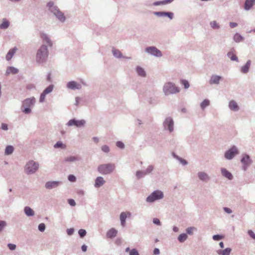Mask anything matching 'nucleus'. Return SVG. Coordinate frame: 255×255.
<instances>
[{
  "label": "nucleus",
  "mask_w": 255,
  "mask_h": 255,
  "mask_svg": "<svg viewBox=\"0 0 255 255\" xmlns=\"http://www.w3.org/2000/svg\"><path fill=\"white\" fill-rule=\"evenodd\" d=\"M59 184V182L57 181L48 182L45 184V187L47 189H51L56 187Z\"/></svg>",
  "instance_id": "14"
},
{
  "label": "nucleus",
  "mask_w": 255,
  "mask_h": 255,
  "mask_svg": "<svg viewBox=\"0 0 255 255\" xmlns=\"http://www.w3.org/2000/svg\"><path fill=\"white\" fill-rule=\"evenodd\" d=\"M210 104V101L208 100H204L201 104V108L204 110L206 107L209 106Z\"/></svg>",
  "instance_id": "34"
},
{
  "label": "nucleus",
  "mask_w": 255,
  "mask_h": 255,
  "mask_svg": "<svg viewBox=\"0 0 255 255\" xmlns=\"http://www.w3.org/2000/svg\"><path fill=\"white\" fill-rule=\"evenodd\" d=\"M146 51L154 56L160 57L162 56L161 51L155 47H149L146 48Z\"/></svg>",
  "instance_id": "9"
},
{
  "label": "nucleus",
  "mask_w": 255,
  "mask_h": 255,
  "mask_svg": "<svg viewBox=\"0 0 255 255\" xmlns=\"http://www.w3.org/2000/svg\"><path fill=\"white\" fill-rule=\"evenodd\" d=\"M115 169L113 164H104L98 166V171L103 174H107L111 173Z\"/></svg>",
  "instance_id": "3"
},
{
  "label": "nucleus",
  "mask_w": 255,
  "mask_h": 255,
  "mask_svg": "<svg viewBox=\"0 0 255 255\" xmlns=\"http://www.w3.org/2000/svg\"><path fill=\"white\" fill-rule=\"evenodd\" d=\"M211 26L213 28H218L219 26L218 25V24L217 23L216 21H214L211 22L210 23Z\"/></svg>",
  "instance_id": "46"
},
{
  "label": "nucleus",
  "mask_w": 255,
  "mask_h": 255,
  "mask_svg": "<svg viewBox=\"0 0 255 255\" xmlns=\"http://www.w3.org/2000/svg\"><path fill=\"white\" fill-rule=\"evenodd\" d=\"M105 182V181L102 177H98L96 179L95 186L96 187H99L103 185Z\"/></svg>",
  "instance_id": "16"
},
{
  "label": "nucleus",
  "mask_w": 255,
  "mask_h": 255,
  "mask_svg": "<svg viewBox=\"0 0 255 255\" xmlns=\"http://www.w3.org/2000/svg\"><path fill=\"white\" fill-rule=\"evenodd\" d=\"M117 234V231L116 230H115V229H111L108 232L107 234V236L108 238H113L116 237Z\"/></svg>",
  "instance_id": "21"
},
{
  "label": "nucleus",
  "mask_w": 255,
  "mask_h": 255,
  "mask_svg": "<svg viewBox=\"0 0 255 255\" xmlns=\"http://www.w3.org/2000/svg\"><path fill=\"white\" fill-rule=\"evenodd\" d=\"M40 37L49 46L52 45V43H51V42L50 39L47 37V36L46 34H45L44 33H42L40 35Z\"/></svg>",
  "instance_id": "25"
},
{
  "label": "nucleus",
  "mask_w": 255,
  "mask_h": 255,
  "mask_svg": "<svg viewBox=\"0 0 255 255\" xmlns=\"http://www.w3.org/2000/svg\"><path fill=\"white\" fill-rule=\"evenodd\" d=\"M116 145L118 147L121 148H123L124 147V144L121 141H118Z\"/></svg>",
  "instance_id": "53"
},
{
  "label": "nucleus",
  "mask_w": 255,
  "mask_h": 255,
  "mask_svg": "<svg viewBox=\"0 0 255 255\" xmlns=\"http://www.w3.org/2000/svg\"><path fill=\"white\" fill-rule=\"evenodd\" d=\"M222 237L221 236H220V235H214L213 237V239L215 240V241H219L221 239H222Z\"/></svg>",
  "instance_id": "55"
},
{
  "label": "nucleus",
  "mask_w": 255,
  "mask_h": 255,
  "mask_svg": "<svg viewBox=\"0 0 255 255\" xmlns=\"http://www.w3.org/2000/svg\"><path fill=\"white\" fill-rule=\"evenodd\" d=\"M48 57V49L46 46H42L38 50L36 56V61L39 63L46 61Z\"/></svg>",
  "instance_id": "1"
},
{
  "label": "nucleus",
  "mask_w": 255,
  "mask_h": 255,
  "mask_svg": "<svg viewBox=\"0 0 255 255\" xmlns=\"http://www.w3.org/2000/svg\"><path fill=\"white\" fill-rule=\"evenodd\" d=\"M165 125H167L169 130L171 132L173 130V121L170 118H167L164 122Z\"/></svg>",
  "instance_id": "13"
},
{
  "label": "nucleus",
  "mask_w": 255,
  "mask_h": 255,
  "mask_svg": "<svg viewBox=\"0 0 255 255\" xmlns=\"http://www.w3.org/2000/svg\"><path fill=\"white\" fill-rule=\"evenodd\" d=\"M224 210L225 212H226L230 214V213H232V210L228 208H224Z\"/></svg>",
  "instance_id": "63"
},
{
  "label": "nucleus",
  "mask_w": 255,
  "mask_h": 255,
  "mask_svg": "<svg viewBox=\"0 0 255 255\" xmlns=\"http://www.w3.org/2000/svg\"><path fill=\"white\" fill-rule=\"evenodd\" d=\"M9 25V21L6 19H3L2 23L0 25V28L5 29Z\"/></svg>",
  "instance_id": "28"
},
{
  "label": "nucleus",
  "mask_w": 255,
  "mask_h": 255,
  "mask_svg": "<svg viewBox=\"0 0 255 255\" xmlns=\"http://www.w3.org/2000/svg\"><path fill=\"white\" fill-rule=\"evenodd\" d=\"M255 2V0H247L245 4V9L246 10L250 9Z\"/></svg>",
  "instance_id": "20"
},
{
  "label": "nucleus",
  "mask_w": 255,
  "mask_h": 255,
  "mask_svg": "<svg viewBox=\"0 0 255 255\" xmlns=\"http://www.w3.org/2000/svg\"><path fill=\"white\" fill-rule=\"evenodd\" d=\"M30 111H31V110L29 108H25L23 112H24L25 114H28V113H30Z\"/></svg>",
  "instance_id": "64"
},
{
  "label": "nucleus",
  "mask_w": 255,
  "mask_h": 255,
  "mask_svg": "<svg viewBox=\"0 0 255 255\" xmlns=\"http://www.w3.org/2000/svg\"><path fill=\"white\" fill-rule=\"evenodd\" d=\"M231 251V249L230 248H226L223 251L219 250L218 252L219 254H222V255H230Z\"/></svg>",
  "instance_id": "29"
},
{
  "label": "nucleus",
  "mask_w": 255,
  "mask_h": 255,
  "mask_svg": "<svg viewBox=\"0 0 255 255\" xmlns=\"http://www.w3.org/2000/svg\"><path fill=\"white\" fill-rule=\"evenodd\" d=\"M198 176L199 178L203 181H206L208 179L207 174L204 172H199L198 173Z\"/></svg>",
  "instance_id": "31"
},
{
  "label": "nucleus",
  "mask_w": 255,
  "mask_h": 255,
  "mask_svg": "<svg viewBox=\"0 0 255 255\" xmlns=\"http://www.w3.org/2000/svg\"><path fill=\"white\" fill-rule=\"evenodd\" d=\"M35 102V99L34 97H32L30 98H28L26 99L23 102V105L27 106H32Z\"/></svg>",
  "instance_id": "15"
},
{
  "label": "nucleus",
  "mask_w": 255,
  "mask_h": 255,
  "mask_svg": "<svg viewBox=\"0 0 255 255\" xmlns=\"http://www.w3.org/2000/svg\"><path fill=\"white\" fill-rule=\"evenodd\" d=\"M8 247L10 250H13L15 249L16 246L14 244H9Z\"/></svg>",
  "instance_id": "58"
},
{
  "label": "nucleus",
  "mask_w": 255,
  "mask_h": 255,
  "mask_svg": "<svg viewBox=\"0 0 255 255\" xmlns=\"http://www.w3.org/2000/svg\"><path fill=\"white\" fill-rule=\"evenodd\" d=\"M1 128L3 130L7 129V125L4 124H2V125H1Z\"/></svg>",
  "instance_id": "62"
},
{
  "label": "nucleus",
  "mask_w": 255,
  "mask_h": 255,
  "mask_svg": "<svg viewBox=\"0 0 255 255\" xmlns=\"http://www.w3.org/2000/svg\"><path fill=\"white\" fill-rule=\"evenodd\" d=\"M78 158L77 157L70 156V157H67L66 158H65L64 160V161L65 162H73V161L78 160Z\"/></svg>",
  "instance_id": "38"
},
{
  "label": "nucleus",
  "mask_w": 255,
  "mask_h": 255,
  "mask_svg": "<svg viewBox=\"0 0 255 255\" xmlns=\"http://www.w3.org/2000/svg\"><path fill=\"white\" fill-rule=\"evenodd\" d=\"M165 95L173 94L179 92V89L175 84L171 82H167L165 84L163 88Z\"/></svg>",
  "instance_id": "2"
},
{
  "label": "nucleus",
  "mask_w": 255,
  "mask_h": 255,
  "mask_svg": "<svg viewBox=\"0 0 255 255\" xmlns=\"http://www.w3.org/2000/svg\"><path fill=\"white\" fill-rule=\"evenodd\" d=\"M45 226L44 224L41 223L38 226V229L41 232H43L45 230Z\"/></svg>",
  "instance_id": "45"
},
{
  "label": "nucleus",
  "mask_w": 255,
  "mask_h": 255,
  "mask_svg": "<svg viewBox=\"0 0 255 255\" xmlns=\"http://www.w3.org/2000/svg\"><path fill=\"white\" fill-rule=\"evenodd\" d=\"M38 163L33 161H30L26 164L25 171L27 174H31L34 173L38 169Z\"/></svg>",
  "instance_id": "5"
},
{
  "label": "nucleus",
  "mask_w": 255,
  "mask_h": 255,
  "mask_svg": "<svg viewBox=\"0 0 255 255\" xmlns=\"http://www.w3.org/2000/svg\"><path fill=\"white\" fill-rule=\"evenodd\" d=\"M234 40L237 42H240L243 40V37L239 33H236L234 36Z\"/></svg>",
  "instance_id": "32"
},
{
  "label": "nucleus",
  "mask_w": 255,
  "mask_h": 255,
  "mask_svg": "<svg viewBox=\"0 0 255 255\" xmlns=\"http://www.w3.org/2000/svg\"><path fill=\"white\" fill-rule=\"evenodd\" d=\"M241 162L243 164V169L246 170L247 166L251 163V160L250 157L248 155H245L241 159Z\"/></svg>",
  "instance_id": "10"
},
{
  "label": "nucleus",
  "mask_w": 255,
  "mask_h": 255,
  "mask_svg": "<svg viewBox=\"0 0 255 255\" xmlns=\"http://www.w3.org/2000/svg\"><path fill=\"white\" fill-rule=\"evenodd\" d=\"M67 86L69 89L73 90L80 89L81 88V85L75 81L69 82L67 83Z\"/></svg>",
  "instance_id": "11"
},
{
  "label": "nucleus",
  "mask_w": 255,
  "mask_h": 255,
  "mask_svg": "<svg viewBox=\"0 0 255 255\" xmlns=\"http://www.w3.org/2000/svg\"><path fill=\"white\" fill-rule=\"evenodd\" d=\"M238 153L237 148L235 146H233L231 149L226 152L225 154V157L228 159H231L233 157Z\"/></svg>",
  "instance_id": "7"
},
{
  "label": "nucleus",
  "mask_w": 255,
  "mask_h": 255,
  "mask_svg": "<svg viewBox=\"0 0 255 255\" xmlns=\"http://www.w3.org/2000/svg\"><path fill=\"white\" fill-rule=\"evenodd\" d=\"M229 107L232 110L237 111L238 110V105L234 101H232L230 102Z\"/></svg>",
  "instance_id": "26"
},
{
  "label": "nucleus",
  "mask_w": 255,
  "mask_h": 255,
  "mask_svg": "<svg viewBox=\"0 0 255 255\" xmlns=\"http://www.w3.org/2000/svg\"><path fill=\"white\" fill-rule=\"evenodd\" d=\"M228 56L233 61H237L238 57L234 51H230L228 53Z\"/></svg>",
  "instance_id": "30"
},
{
  "label": "nucleus",
  "mask_w": 255,
  "mask_h": 255,
  "mask_svg": "<svg viewBox=\"0 0 255 255\" xmlns=\"http://www.w3.org/2000/svg\"><path fill=\"white\" fill-rule=\"evenodd\" d=\"M237 23L235 22H230V26L231 28H234L237 26Z\"/></svg>",
  "instance_id": "60"
},
{
  "label": "nucleus",
  "mask_w": 255,
  "mask_h": 255,
  "mask_svg": "<svg viewBox=\"0 0 255 255\" xmlns=\"http://www.w3.org/2000/svg\"><path fill=\"white\" fill-rule=\"evenodd\" d=\"M24 212L28 216L34 215V211L29 207H25L24 208Z\"/></svg>",
  "instance_id": "27"
},
{
  "label": "nucleus",
  "mask_w": 255,
  "mask_h": 255,
  "mask_svg": "<svg viewBox=\"0 0 255 255\" xmlns=\"http://www.w3.org/2000/svg\"><path fill=\"white\" fill-rule=\"evenodd\" d=\"M145 174V173H143L141 171H137L136 172V176H137L138 178H140V177H142V176L144 175Z\"/></svg>",
  "instance_id": "56"
},
{
  "label": "nucleus",
  "mask_w": 255,
  "mask_h": 255,
  "mask_svg": "<svg viewBox=\"0 0 255 255\" xmlns=\"http://www.w3.org/2000/svg\"><path fill=\"white\" fill-rule=\"evenodd\" d=\"M196 230V228L194 227H189L186 229L187 233L189 235H192L193 233V231Z\"/></svg>",
  "instance_id": "43"
},
{
  "label": "nucleus",
  "mask_w": 255,
  "mask_h": 255,
  "mask_svg": "<svg viewBox=\"0 0 255 255\" xmlns=\"http://www.w3.org/2000/svg\"><path fill=\"white\" fill-rule=\"evenodd\" d=\"M53 89V86L52 85H50L49 86H48L47 88H46L44 90L43 92L45 94H48L52 92Z\"/></svg>",
  "instance_id": "40"
},
{
  "label": "nucleus",
  "mask_w": 255,
  "mask_h": 255,
  "mask_svg": "<svg viewBox=\"0 0 255 255\" xmlns=\"http://www.w3.org/2000/svg\"><path fill=\"white\" fill-rule=\"evenodd\" d=\"M46 95V94H44V93L43 92L41 94L40 99H39V101L40 102H43L44 101Z\"/></svg>",
  "instance_id": "50"
},
{
  "label": "nucleus",
  "mask_w": 255,
  "mask_h": 255,
  "mask_svg": "<svg viewBox=\"0 0 255 255\" xmlns=\"http://www.w3.org/2000/svg\"><path fill=\"white\" fill-rule=\"evenodd\" d=\"M6 225V223L4 221H0V231L2 230L3 227H4Z\"/></svg>",
  "instance_id": "52"
},
{
  "label": "nucleus",
  "mask_w": 255,
  "mask_h": 255,
  "mask_svg": "<svg viewBox=\"0 0 255 255\" xmlns=\"http://www.w3.org/2000/svg\"><path fill=\"white\" fill-rule=\"evenodd\" d=\"M79 234L80 236L81 237H83L86 235V232L84 229H80L79 232Z\"/></svg>",
  "instance_id": "44"
},
{
  "label": "nucleus",
  "mask_w": 255,
  "mask_h": 255,
  "mask_svg": "<svg viewBox=\"0 0 255 255\" xmlns=\"http://www.w3.org/2000/svg\"><path fill=\"white\" fill-rule=\"evenodd\" d=\"M113 53L115 56L117 57H120L121 56V52L118 50H113Z\"/></svg>",
  "instance_id": "42"
},
{
  "label": "nucleus",
  "mask_w": 255,
  "mask_h": 255,
  "mask_svg": "<svg viewBox=\"0 0 255 255\" xmlns=\"http://www.w3.org/2000/svg\"><path fill=\"white\" fill-rule=\"evenodd\" d=\"M53 3L52 2H49L47 4V6L49 7L51 12H52L60 21H63L65 20L63 13L56 7L53 6Z\"/></svg>",
  "instance_id": "4"
},
{
  "label": "nucleus",
  "mask_w": 255,
  "mask_h": 255,
  "mask_svg": "<svg viewBox=\"0 0 255 255\" xmlns=\"http://www.w3.org/2000/svg\"><path fill=\"white\" fill-rule=\"evenodd\" d=\"M136 71L139 76H145V72L144 70H143V69H142V68H141L140 67H137L136 68Z\"/></svg>",
  "instance_id": "33"
},
{
  "label": "nucleus",
  "mask_w": 255,
  "mask_h": 255,
  "mask_svg": "<svg viewBox=\"0 0 255 255\" xmlns=\"http://www.w3.org/2000/svg\"><path fill=\"white\" fill-rule=\"evenodd\" d=\"M68 180L71 182H75L76 181V177L73 175H70L68 176Z\"/></svg>",
  "instance_id": "51"
},
{
  "label": "nucleus",
  "mask_w": 255,
  "mask_h": 255,
  "mask_svg": "<svg viewBox=\"0 0 255 255\" xmlns=\"http://www.w3.org/2000/svg\"><path fill=\"white\" fill-rule=\"evenodd\" d=\"M6 72L7 74H15L18 72V70L14 67H9L7 68Z\"/></svg>",
  "instance_id": "23"
},
{
  "label": "nucleus",
  "mask_w": 255,
  "mask_h": 255,
  "mask_svg": "<svg viewBox=\"0 0 255 255\" xmlns=\"http://www.w3.org/2000/svg\"><path fill=\"white\" fill-rule=\"evenodd\" d=\"M251 66V61H248L245 65L243 66L241 69V71L244 73H246L249 71V68Z\"/></svg>",
  "instance_id": "22"
},
{
  "label": "nucleus",
  "mask_w": 255,
  "mask_h": 255,
  "mask_svg": "<svg viewBox=\"0 0 255 255\" xmlns=\"http://www.w3.org/2000/svg\"><path fill=\"white\" fill-rule=\"evenodd\" d=\"M55 148H65L66 147V145L63 144L61 142L58 141L54 145Z\"/></svg>",
  "instance_id": "37"
},
{
  "label": "nucleus",
  "mask_w": 255,
  "mask_h": 255,
  "mask_svg": "<svg viewBox=\"0 0 255 255\" xmlns=\"http://www.w3.org/2000/svg\"><path fill=\"white\" fill-rule=\"evenodd\" d=\"M129 255H139V254L137 250L134 249L130 251Z\"/></svg>",
  "instance_id": "47"
},
{
  "label": "nucleus",
  "mask_w": 255,
  "mask_h": 255,
  "mask_svg": "<svg viewBox=\"0 0 255 255\" xmlns=\"http://www.w3.org/2000/svg\"><path fill=\"white\" fill-rule=\"evenodd\" d=\"M153 169V167L152 166H149L146 170V172H145V174L150 173L152 171Z\"/></svg>",
  "instance_id": "49"
},
{
  "label": "nucleus",
  "mask_w": 255,
  "mask_h": 255,
  "mask_svg": "<svg viewBox=\"0 0 255 255\" xmlns=\"http://www.w3.org/2000/svg\"><path fill=\"white\" fill-rule=\"evenodd\" d=\"M154 14L159 16H167L170 19L173 17V13L170 12H155Z\"/></svg>",
  "instance_id": "12"
},
{
  "label": "nucleus",
  "mask_w": 255,
  "mask_h": 255,
  "mask_svg": "<svg viewBox=\"0 0 255 255\" xmlns=\"http://www.w3.org/2000/svg\"><path fill=\"white\" fill-rule=\"evenodd\" d=\"M13 151V147L12 146H7L5 150V153L6 154H10L12 153Z\"/></svg>",
  "instance_id": "36"
},
{
  "label": "nucleus",
  "mask_w": 255,
  "mask_h": 255,
  "mask_svg": "<svg viewBox=\"0 0 255 255\" xmlns=\"http://www.w3.org/2000/svg\"><path fill=\"white\" fill-rule=\"evenodd\" d=\"M248 234L253 239L255 240V234L252 230H249L248 231Z\"/></svg>",
  "instance_id": "54"
},
{
  "label": "nucleus",
  "mask_w": 255,
  "mask_h": 255,
  "mask_svg": "<svg viewBox=\"0 0 255 255\" xmlns=\"http://www.w3.org/2000/svg\"><path fill=\"white\" fill-rule=\"evenodd\" d=\"M17 50V48L16 47L10 49L7 54L6 55V59L7 60H9L11 59L14 54Z\"/></svg>",
  "instance_id": "19"
},
{
  "label": "nucleus",
  "mask_w": 255,
  "mask_h": 255,
  "mask_svg": "<svg viewBox=\"0 0 255 255\" xmlns=\"http://www.w3.org/2000/svg\"><path fill=\"white\" fill-rule=\"evenodd\" d=\"M221 77L220 76L213 75L211 77V78L210 81V83L211 84H218L219 83V81L221 80Z\"/></svg>",
  "instance_id": "18"
},
{
  "label": "nucleus",
  "mask_w": 255,
  "mask_h": 255,
  "mask_svg": "<svg viewBox=\"0 0 255 255\" xmlns=\"http://www.w3.org/2000/svg\"><path fill=\"white\" fill-rule=\"evenodd\" d=\"M102 150L105 152H108L110 151L109 147L107 145H103L102 147Z\"/></svg>",
  "instance_id": "48"
},
{
  "label": "nucleus",
  "mask_w": 255,
  "mask_h": 255,
  "mask_svg": "<svg viewBox=\"0 0 255 255\" xmlns=\"http://www.w3.org/2000/svg\"><path fill=\"white\" fill-rule=\"evenodd\" d=\"M187 238V235L185 234H182L180 235L178 238V239L180 242H184Z\"/></svg>",
  "instance_id": "35"
},
{
  "label": "nucleus",
  "mask_w": 255,
  "mask_h": 255,
  "mask_svg": "<svg viewBox=\"0 0 255 255\" xmlns=\"http://www.w3.org/2000/svg\"><path fill=\"white\" fill-rule=\"evenodd\" d=\"M85 124V121L84 120H76L75 119L70 120L67 124L68 126H75L77 127H83Z\"/></svg>",
  "instance_id": "8"
},
{
  "label": "nucleus",
  "mask_w": 255,
  "mask_h": 255,
  "mask_svg": "<svg viewBox=\"0 0 255 255\" xmlns=\"http://www.w3.org/2000/svg\"><path fill=\"white\" fill-rule=\"evenodd\" d=\"M163 197V193L160 191L157 190L147 197L146 201L148 202H153L156 200L162 199Z\"/></svg>",
  "instance_id": "6"
},
{
  "label": "nucleus",
  "mask_w": 255,
  "mask_h": 255,
  "mask_svg": "<svg viewBox=\"0 0 255 255\" xmlns=\"http://www.w3.org/2000/svg\"><path fill=\"white\" fill-rule=\"evenodd\" d=\"M222 173L223 175L229 179H231L233 177L232 174L227 171L226 169H222Z\"/></svg>",
  "instance_id": "24"
},
{
  "label": "nucleus",
  "mask_w": 255,
  "mask_h": 255,
  "mask_svg": "<svg viewBox=\"0 0 255 255\" xmlns=\"http://www.w3.org/2000/svg\"><path fill=\"white\" fill-rule=\"evenodd\" d=\"M127 214H128L129 215H130V213L128 212H127V213L122 212L120 215V220L121 222V224H122V226H123V227H124L125 226L126 219L127 217Z\"/></svg>",
  "instance_id": "17"
},
{
  "label": "nucleus",
  "mask_w": 255,
  "mask_h": 255,
  "mask_svg": "<svg viewBox=\"0 0 255 255\" xmlns=\"http://www.w3.org/2000/svg\"><path fill=\"white\" fill-rule=\"evenodd\" d=\"M173 0H165L161 1L156 2L154 3V4L156 5L160 4H166L168 3L171 2Z\"/></svg>",
  "instance_id": "39"
},
{
  "label": "nucleus",
  "mask_w": 255,
  "mask_h": 255,
  "mask_svg": "<svg viewBox=\"0 0 255 255\" xmlns=\"http://www.w3.org/2000/svg\"><path fill=\"white\" fill-rule=\"evenodd\" d=\"M73 232H74V230L72 229H68L67 231V234L69 235H71L72 234H73Z\"/></svg>",
  "instance_id": "61"
},
{
  "label": "nucleus",
  "mask_w": 255,
  "mask_h": 255,
  "mask_svg": "<svg viewBox=\"0 0 255 255\" xmlns=\"http://www.w3.org/2000/svg\"><path fill=\"white\" fill-rule=\"evenodd\" d=\"M68 203L72 206H74L76 205L75 202L73 199H69Z\"/></svg>",
  "instance_id": "57"
},
{
  "label": "nucleus",
  "mask_w": 255,
  "mask_h": 255,
  "mask_svg": "<svg viewBox=\"0 0 255 255\" xmlns=\"http://www.w3.org/2000/svg\"><path fill=\"white\" fill-rule=\"evenodd\" d=\"M181 84L184 86L185 89H187L189 87V82L186 80H182L181 81Z\"/></svg>",
  "instance_id": "41"
},
{
  "label": "nucleus",
  "mask_w": 255,
  "mask_h": 255,
  "mask_svg": "<svg viewBox=\"0 0 255 255\" xmlns=\"http://www.w3.org/2000/svg\"><path fill=\"white\" fill-rule=\"evenodd\" d=\"M153 223L156 225H159L160 224V221L157 218H155L153 219Z\"/></svg>",
  "instance_id": "59"
}]
</instances>
